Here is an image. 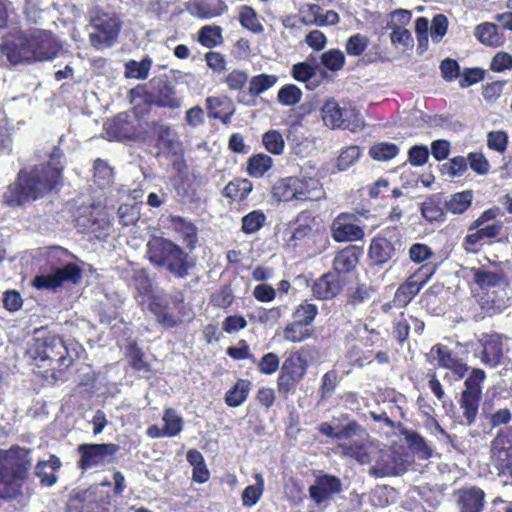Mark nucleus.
<instances>
[{
	"label": "nucleus",
	"instance_id": "nucleus-1",
	"mask_svg": "<svg viewBox=\"0 0 512 512\" xmlns=\"http://www.w3.org/2000/svg\"><path fill=\"white\" fill-rule=\"evenodd\" d=\"M63 167L51 162L21 169L2 195L8 207L16 208L42 199L62 186Z\"/></svg>",
	"mask_w": 512,
	"mask_h": 512
},
{
	"label": "nucleus",
	"instance_id": "nucleus-2",
	"mask_svg": "<svg viewBox=\"0 0 512 512\" xmlns=\"http://www.w3.org/2000/svg\"><path fill=\"white\" fill-rule=\"evenodd\" d=\"M26 355L34 366L44 369L45 379L54 381L62 379L74 363L63 337L45 327L35 329Z\"/></svg>",
	"mask_w": 512,
	"mask_h": 512
},
{
	"label": "nucleus",
	"instance_id": "nucleus-3",
	"mask_svg": "<svg viewBox=\"0 0 512 512\" xmlns=\"http://www.w3.org/2000/svg\"><path fill=\"white\" fill-rule=\"evenodd\" d=\"M144 140L147 146L155 149V157L169 159L173 168L178 171L185 166V148L180 134L172 124L162 121L150 122Z\"/></svg>",
	"mask_w": 512,
	"mask_h": 512
},
{
	"label": "nucleus",
	"instance_id": "nucleus-4",
	"mask_svg": "<svg viewBox=\"0 0 512 512\" xmlns=\"http://www.w3.org/2000/svg\"><path fill=\"white\" fill-rule=\"evenodd\" d=\"M147 258L156 267L165 268L177 278H185L194 267L186 253L178 244L164 237H153L147 243Z\"/></svg>",
	"mask_w": 512,
	"mask_h": 512
},
{
	"label": "nucleus",
	"instance_id": "nucleus-5",
	"mask_svg": "<svg viewBox=\"0 0 512 512\" xmlns=\"http://www.w3.org/2000/svg\"><path fill=\"white\" fill-rule=\"evenodd\" d=\"M147 258L156 267L165 268L177 278H185L194 267L186 253L178 244L164 237H153L147 243Z\"/></svg>",
	"mask_w": 512,
	"mask_h": 512
},
{
	"label": "nucleus",
	"instance_id": "nucleus-6",
	"mask_svg": "<svg viewBox=\"0 0 512 512\" xmlns=\"http://www.w3.org/2000/svg\"><path fill=\"white\" fill-rule=\"evenodd\" d=\"M147 258L156 267L165 268L177 278H185L194 267L186 253L178 244L164 237H153L147 243Z\"/></svg>",
	"mask_w": 512,
	"mask_h": 512
},
{
	"label": "nucleus",
	"instance_id": "nucleus-7",
	"mask_svg": "<svg viewBox=\"0 0 512 512\" xmlns=\"http://www.w3.org/2000/svg\"><path fill=\"white\" fill-rule=\"evenodd\" d=\"M19 46V56L11 53L9 46H6L10 64H19L21 61H51L60 52L52 34L40 30L35 31L28 39H20Z\"/></svg>",
	"mask_w": 512,
	"mask_h": 512
},
{
	"label": "nucleus",
	"instance_id": "nucleus-8",
	"mask_svg": "<svg viewBox=\"0 0 512 512\" xmlns=\"http://www.w3.org/2000/svg\"><path fill=\"white\" fill-rule=\"evenodd\" d=\"M307 352V347L289 352L280 367L277 390L284 399L296 391L307 374L309 367Z\"/></svg>",
	"mask_w": 512,
	"mask_h": 512
},
{
	"label": "nucleus",
	"instance_id": "nucleus-9",
	"mask_svg": "<svg viewBox=\"0 0 512 512\" xmlns=\"http://www.w3.org/2000/svg\"><path fill=\"white\" fill-rule=\"evenodd\" d=\"M272 194L278 201H315L323 197L324 191L315 178L286 177L273 185Z\"/></svg>",
	"mask_w": 512,
	"mask_h": 512
},
{
	"label": "nucleus",
	"instance_id": "nucleus-10",
	"mask_svg": "<svg viewBox=\"0 0 512 512\" xmlns=\"http://www.w3.org/2000/svg\"><path fill=\"white\" fill-rule=\"evenodd\" d=\"M321 117L324 125L333 130L344 129L356 132L365 125L360 112L351 103L340 106L334 98L324 102Z\"/></svg>",
	"mask_w": 512,
	"mask_h": 512
},
{
	"label": "nucleus",
	"instance_id": "nucleus-11",
	"mask_svg": "<svg viewBox=\"0 0 512 512\" xmlns=\"http://www.w3.org/2000/svg\"><path fill=\"white\" fill-rule=\"evenodd\" d=\"M371 212L365 208H355L351 212H340L330 225L331 237L337 243L361 241L365 237L361 219H369Z\"/></svg>",
	"mask_w": 512,
	"mask_h": 512
},
{
	"label": "nucleus",
	"instance_id": "nucleus-12",
	"mask_svg": "<svg viewBox=\"0 0 512 512\" xmlns=\"http://www.w3.org/2000/svg\"><path fill=\"white\" fill-rule=\"evenodd\" d=\"M120 447L115 443H82L77 447L79 460L77 468L88 471L92 468H104L114 464Z\"/></svg>",
	"mask_w": 512,
	"mask_h": 512
},
{
	"label": "nucleus",
	"instance_id": "nucleus-13",
	"mask_svg": "<svg viewBox=\"0 0 512 512\" xmlns=\"http://www.w3.org/2000/svg\"><path fill=\"white\" fill-rule=\"evenodd\" d=\"M486 379L484 370L473 368L464 382V389L461 392L459 405L468 426L476 422L479 405L482 398V385Z\"/></svg>",
	"mask_w": 512,
	"mask_h": 512
},
{
	"label": "nucleus",
	"instance_id": "nucleus-14",
	"mask_svg": "<svg viewBox=\"0 0 512 512\" xmlns=\"http://www.w3.org/2000/svg\"><path fill=\"white\" fill-rule=\"evenodd\" d=\"M436 269L435 264L422 265L398 286L393 299L389 301L388 305H394L398 309L406 307L432 277Z\"/></svg>",
	"mask_w": 512,
	"mask_h": 512
},
{
	"label": "nucleus",
	"instance_id": "nucleus-15",
	"mask_svg": "<svg viewBox=\"0 0 512 512\" xmlns=\"http://www.w3.org/2000/svg\"><path fill=\"white\" fill-rule=\"evenodd\" d=\"M342 492V481L339 477L322 473L315 477L313 484L308 488V496L317 508L327 507L334 496Z\"/></svg>",
	"mask_w": 512,
	"mask_h": 512
},
{
	"label": "nucleus",
	"instance_id": "nucleus-16",
	"mask_svg": "<svg viewBox=\"0 0 512 512\" xmlns=\"http://www.w3.org/2000/svg\"><path fill=\"white\" fill-rule=\"evenodd\" d=\"M119 30L120 24L116 17L109 14L97 15L91 22L90 42L97 49L109 47L116 40Z\"/></svg>",
	"mask_w": 512,
	"mask_h": 512
},
{
	"label": "nucleus",
	"instance_id": "nucleus-17",
	"mask_svg": "<svg viewBox=\"0 0 512 512\" xmlns=\"http://www.w3.org/2000/svg\"><path fill=\"white\" fill-rule=\"evenodd\" d=\"M82 271L75 263H68L62 268H57L53 273L36 275L32 281V286L38 290H54L65 282L76 284L80 281Z\"/></svg>",
	"mask_w": 512,
	"mask_h": 512
},
{
	"label": "nucleus",
	"instance_id": "nucleus-18",
	"mask_svg": "<svg viewBox=\"0 0 512 512\" xmlns=\"http://www.w3.org/2000/svg\"><path fill=\"white\" fill-rule=\"evenodd\" d=\"M401 247L402 243L399 239L387 238L384 234L374 236L368 248L370 263L379 267L388 264L396 258Z\"/></svg>",
	"mask_w": 512,
	"mask_h": 512
},
{
	"label": "nucleus",
	"instance_id": "nucleus-19",
	"mask_svg": "<svg viewBox=\"0 0 512 512\" xmlns=\"http://www.w3.org/2000/svg\"><path fill=\"white\" fill-rule=\"evenodd\" d=\"M491 458L500 472L512 468V427L498 431L491 442Z\"/></svg>",
	"mask_w": 512,
	"mask_h": 512
},
{
	"label": "nucleus",
	"instance_id": "nucleus-20",
	"mask_svg": "<svg viewBox=\"0 0 512 512\" xmlns=\"http://www.w3.org/2000/svg\"><path fill=\"white\" fill-rule=\"evenodd\" d=\"M503 228V224L500 221L480 226V228L468 231V234L464 237L462 247L467 253H478L483 244H491L493 240L499 236Z\"/></svg>",
	"mask_w": 512,
	"mask_h": 512
},
{
	"label": "nucleus",
	"instance_id": "nucleus-21",
	"mask_svg": "<svg viewBox=\"0 0 512 512\" xmlns=\"http://www.w3.org/2000/svg\"><path fill=\"white\" fill-rule=\"evenodd\" d=\"M109 139L117 141L136 140L139 134L135 121L127 112H121L104 124Z\"/></svg>",
	"mask_w": 512,
	"mask_h": 512
},
{
	"label": "nucleus",
	"instance_id": "nucleus-22",
	"mask_svg": "<svg viewBox=\"0 0 512 512\" xmlns=\"http://www.w3.org/2000/svg\"><path fill=\"white\" fill-rule=\"evenodd\" d=\"M427 359L431 363L437 360L440 367L451 370L459 378H463L469 369L447 346L440 343L432 346L427 354Z\"/></svg>",
	"mask_w": 512,
	"mask_h": 512
},
{
	"label": "nucleus",
	"instance_id": "nucleus-23",
	"mask_svg": "<svg viewBox=\"0 0 512 512\" xmlns=\"http://www.w3.org/2000/svg\"><path fill=\"white\" fill-rule=\"evenodd\" d=\"M469 274L481 291H489L492 288L506 289L510 285L509 277L502 269L491 271L483 267H471Z\"/></svg>",
	"mask_w": 512,
	"mask_h": 512
},
{
	"label": "nucleus",
	"instance_id": "nucleus-24",
	"mask_svg": "<svg viewBox=\"0 0 512 512\" xmlns=\"http://www.w3.org/2000/svg\"><path fill=\"white\" fill-rule=\"evenodd\" d=\"M343 289V279L334 271L324 273L311 286L313 296L318 300L335 298Z\"/></svg>",
	"mask_w": 512,
	"mask_h": 512
},
{
	"label": "nucleus",
	"instance_id": "nucleus-25",
	"mask_svg": "<svg viewBox=\"0 0 512 512\" xmlns=\"http://www.w3.org/2000/svg\"><path fill=\"white\" fill-rule=\"evenodd\" d=\"M323 66H292V76L295 80L305 83L309 90L318 87L326 78L327 72ZM330 71H338L343 66H324Z\"/></svg>",
	"mask_w": 512,
	"mask_h": 512
},
{
	"label": "nucleus",
	"instance_id": "nucleus-26",
	"mask_svg": "<svg viewBox=\"0 0 512 512\" xmlns=\"http://www.w3.org/2000/svg\"><path fill=\"white\" fill-rule=\"evenodd\" d=\"M363 255V248L357 245H348L336 252L332 267L338 275H346L356 269L360 258Z\"/></svg>",
	"mask_w": 512,
	"mask_h": 512
},
{
	"label": "nucleus",
	"instance_id": "nucleus-27",
	"mask_svg": "<svg viewBox=\"0 0 512 512\" xmlns=\"http://www.w3.org/2000/svg\"><path fill=\"white\" fill-rule=\"evenodd\" d=\"M150 103L160 108L178 109L182 105V99L175 88L168 81H158L153 87Z\"/></svg>",
	"mask_w": 512,
	"mask_h": 512
},
{
	"label": "nucleus",
	"instance_id": "nucleus-28",
	"mask_svg": "<svg viewBox=\"0 0 512 512\" xmlns=\"http://www.w3.org/2000/svg\"><path fill=\"white\" fill-rule=\"evenodd\" d=\"M460 512H482L485 504L484 491L476 486L460 488L455 492Z\"/></svg>",
	"mask_w": 512,
	"mask_h": 512
},
{
	"label": "nucleus",
	"instance_id": "nucleus-29",
	"mask_svg": "<svg viewBox=\"0 0 512 512\" xmlns=\"http://www.w3.org/2000/svg\"><path fill=\"white\" fill-rule=\"evenodd\" d=\"M147 308L155 316L158 324L166 328H174L181 323V319L170 311L169 303L162 296L152 295L147 299Z\"/></svg>",
	"mask_w": 512,
	"mask_h": 512
},
{
	"label": "nucleus",
	"instance_id": "nucleus-30",
	"mask_svg": "<svg viewBox=\"0 0 512 512\" xmlns=\"http://www.w3.org/2000/svg\"><path fill=\"white\" fill-rule=\"evenodd\" d=\"M100 508L96 495L87 489H74L66 504V512H101Z\"/></svg>",
	"mask_w": 512,
	"mask_h": 512
},
{
	"label": "nucleus",
	"instance_id": "nucleus-31",
	"mask_svg": "<svg viewBox=\"0 0 512 512\" xmlns=\"http://www.w3.org/2000/svg\"><path fill=\"white\" fill-rule=\"evenodd\" d=\"M62 462L55 454H50L48 460H39L34 466V474L39 479L42 487H52L58 481L57 472L61 469Z\"/></svg>",
	"mask_w": 512,
	"mask_h": 512
},
{
	"label": "nucleus",
	"instance_id": "nucleus-32",
	"mask_svg": "<svg viewBox=\"0 0 512 512\" xmlns=\"http://www.w3.org/2000/svg\"><path fill=\"white\" fill-rule=\"evenodd\" d=\"M206 107L210 118L219 119L224 124L230 123L235 112L232 100L225 95L207 97Z\"/></svg>",
	"mask_w": 512,
	"mask_h": 512
},
{
	"label": "nucleus",
	"instance_id": "nucleus-33",
	"mask_svg": "<svg viewBox=\"0 0 512 512\" xmlns=\"http://www.w3.org/2000/svg\"><path fill=\"white\" fill-rule=\"evenodd\" d=\"M131 284L136 290L135 299L140 306H144L147 303V299L154 295L153 282L147 269L133 270Z\"/></svg>",
	"mask_w": 512,
	"mask_h": 512
},
{
	"label": "nucleus",
	"instance_id": "nucleus-34",
	"mask_svg": "<svg viewBox=\"0 0 512 512\" xmlns=\"http://www.w3.org/2000/svg\"><path fill=\"white\" fill-rule=\"evenodd\" d=\"M188 9L194 17L212 19L222 15L227 6L223 0H193Z\"/></svg>",
	"mask_w": 512,
	"mask_h": 512
},
{
	"label": "nucleus",
	"instance_id": "nucleus-35",
	"mask_svg": "<svg viewBox=\"0 0 512 512\" xmlns=\"http://www.w3.org/2000/svg\"><path fill=\"white\" fill-rule=\"evenodd\" d=\"M317 431L327 438L334 440H349L362 430L361 425L356 420H350L341 429L336 430L331 423L321 422L317 426Z\"/></svg>",
	"mask_w": 512,
	"mask_h": 512
},
{
	"label": "nucleus",
	"instance_id": "nucleus-36",
	"mask_svg": "<svg viewBox=\"0 0 512 512\" xmlns=\"http://www.w3.org/2000/svg\"><path fill=\"white\" fill-rule=\"evenodd\" d=\"M170 222L186 247L191 251L194 250L198 242L197 227L181 216H172Z\"/></svg>",
	"mask_w": 512,
	"mask_h": 512
},
{
	"label": "nucleus",
	"instance_id": "nucleus-37",
	"mask_svg": "<svg viewBox=\"0 0 512 512\" xmlns=\"http://www.w3.org/2000/svg\"><path fill=\"white\" fill-rule=\"evenodd\" d=\"M420 212L422 217L431 223H442L446 220V212L440 194L432 195L422 202Z\"/></svg>",
	"mask_w": 512,
	"mask_h": 512
},
{
	"label": "nucleus",
	"instance_id": "nucleus-38",
	"mask_svg": "<svg viewBox=\"0 0 512 512\" xmlns=\"http://www.w3.org/2000/svg\"><path fill=\"white\" fill-rule=\"evenodd\" d=\"M369 333L371 337H369L365 343L353 345L348 351V359L350 362L358 367H363L366 364H370L373 361V351L372 350H363V346H372L373 337H378L379 333L375 330H370Z\"/></svg>",
	"mask_w": 512,
	"mask_h": 512
},
{
	"label": "nucleus",
	"instance_id": "nucleus-39",
	"mask_svg": "<svg viewBox=\"0 0 512 512\" xmlns=\"http://www.w3.org/2000/svg\"><path fill=\"white\" fill-rule=\"evenodd\" d=\"M295 225L296 227L294 228L290 242H296L309 237L316 225V218L311 211L304 210L297 215Z\"/></svg>",
	"mask_w": 512,
	"mask_h": 512
},
{
	"label": "nucleus",
	"instance_id": "nucleus-40",
	"mask_svg": "<svg viewBox=\"0 0 512 512\" xmlns=\"http://www.w3.org/2000/svg\"><path fill=\"white\" fill-rule=\"evenodd\" d=\"M253 190V183L244 178H235L227 183L222 194L232 201H243Z\"/></svg>",
	"mask_w": 512,
	"mask_h": 512
},
{
	"label": "nucleus",
	"instance_id": "nucleus-41",
	"mask_svg": "<svg viewBox=\"0 0 512 512\" xmlns=\"http://www.w3.org/2000/svg\"><path fill=\"white\" fill-rule=\"evenodd\" d=\"M472 201V190H465L452 194L448 200L443 202V206L446 211L455 215H461L470 208Z\"/></svg>",
	"mask_w": 512,
	"mask_h": 512
},
{
	"label": "nucleus",
	"instance_id": "nucleus-42",
	"mask_svg": "<svg viewBox=\"0 0 512 512\" xmlns=\"http://www.w3.org/2000/svg\"><path fill=\"white\" fill-rule=\"evenodd\" d=\"M314 333L313 326L291 320L283 328V338L292 343H300L312 337Z\"/></svg>",
	"mask_w": 512,
	"mask_h": 512
},
{
	"label": "nucleus",
	"instance_id": "nucleus-43",
	"mask_svg": "<svg viewBox=\"0 0 512 512\" xmlns=\"http://www.w3.org/2000/svg\"><path fill=\"white\" fill-rule=\"evenodd\" d=\"M400 152L397 144L388 141L373 143L368 151L371 159L378 162H387L394 159Z\"/></svg>",
	"mask_w": 512,
	"mask_h": 512
},
{
	"label": "nucleus",
	"instance_id": "nucleus-44",
	"mask_svg": "<svg viewBox=\"0 0 512 512\" xmlns=\"http://www.w3.org/2000/svg\"><path fill=\"white\" fill-rule=\"evenodd\" d=\"M503 358V344L497 338H490L483 344L482 362L490 367H497Z\"/></svg>",
	"mask_w": 512,
	"mask_h": 512
},
{
	"label": "nucleus",
	"instance_id": "nucleus-45",
	"mask_svg": "<svg viewBox=\"0 0 512 512\" xmlns=\"http://www.w3.org/2000/svg\"><path fill=\"white\" fill-rule=\"evenodd\" d=\"M125 355L133 370L138 372H149L151 370V366L145 360V354L137 342L133 341L128 344Z\"/></svg>",
	"mask_w": 512,
	"mask_h": 512
},
{
	"label": "nucleus",
	"instance_id": "nucleus-46",
	"mask_svg": "<svg viewBox=\"0 0 512 512\" xmlns=\"http://www.w3.org/2000/svg\"><path fill=\"white\" fill-rule=\"evenodd\" d=\"M475 36L480 42L489 46H498L503 42V35L493 23H483L476 27Z\"/></svg>",
	"mask_w": 512,
	"mask_h": 512
},
{
	"label": "nucleus",
	"instance_id": "nucleus-47",
	"mask_svg": "<svg viewBox=\"0 0 512 512\" xmlns=\"http://www.w3.org/2000/svg\"><path fill=\"white\" fill-rule=\"evenodd\" d=\"M318 315L317 305L308 300L297 305L292 313L291 320L313 326V322Z\"/></svg>",
	"mask_w": 512,
	"mask_h": 512
},
{
	"label": "nucleus",
	"instance_id": "nucleus-48",
	"mask_svg": "<svg viewBox=\"0 0 512 512\" xmlns=\"http://www.w3.org/2000/svg\"><path fill=\"white\" fill-rule=\"evenodd\" d=\"M343 456L356 460L360 464L370 462V454L364 443L339 444Z\"/></svg>",
	"mask_w": 512,
	"mask_h": 512
},
{
	"label": "nucleus",
	"instance_id": "nucleus-49",
	"mask_svg": "<svg viewBox=\"0 0 512 512\" xmlns=\"http://www.w3.org/2000/svg\"><path fill=\"white\" fill-rule=\"evenodd\" d=\"M249 393V383L245 380H239L236 384L227 391L225 395V402L230 407H237L242 404Z\"/></svg>",
	"mask_w": 512,
	"mask_h": 512
},
{
	"label": "nucleus",
	"instance_id": "nucleus-50",
	"mask_svg": "<svg viewBox=\"0 0 512 512\" xmlns=\"http://www.w3.org/2000/svg\"><path fill=\"white\" fill-rule=\"evenodd\" d=\"M198 39L207 48L215 47L222 42V29L219 26H204L199 31Z\"/></svg>",
	"mask_w": 512,
	"mask_h": 512
},
{
	"label": "nucleus",
	"instance_id": "nucleus-51",
	"mask_svg": "<svg viewBox=\"0 0 512 512\" xmlns=\"http://www.w3.org/2000/svg\"><path fill=\"white\" fill-rule=\"evenodd\" d=\"M162 419L167 437H175L182 431L183 419L172 408L165 409Z\"/></svg>",
	"mask_w": 512,
	"mask_h": 512
},
{
	"label": "nucleus",
	"instance_id": "nucleus-52",
	"mask_svg": "<svg viewBox=\"0 0 512 512\" xmlns=\"http://www.w3.org/2000/svg\"><path fill=\"white\" fill-rule=\"evenodd\" d=\"M468 168V160L464 156H455L441 166V172L451 178L461 177Z\"/></svg>",
	"mask_w": 512,
	"mask_h": 512
},
{
	"label": "nucleus",
	"instance_id": "nucleus-53",
	"mask_svg": "<svg viewBox=\"0 0 512 512\" xmlns=\"http://www.w3.org/2000/svg\"><path fill=\"white\" fill-rule=\"evenodd\" d=\"M302 91L294 84L282 86L277 94V99L284 106H294L300 102Z\"/></svg>",
	"mask_w": 512,
	"mask_h": 512
},
{
	"label": "nucleus",
	"instance_id": "nucleus-54",
	"mask_svg": "<svg viewBox=\"0 0 512 512\" xmlns=\"http://www.w3.org/2000/svg\"><path fill=\"white\" fill-rule=\"evenodd\" d=\"M262 143L267 151L279 155L283 152L285 142L282 134L277 130H270L262 136Z\"/></svg>",
	"mask_w": 512,
	"mask_h": 512
},
{
	"label": "nucleus",
	"instance_id": "nucleus-55",
	"mask_svg": "<svg viewBox=\"0 0 512 512\" xmlns=\"http://www.w3.org/2000/svg\"><path fill=\"white\" fill-rule=\"evenodd\" d=\"M361 156V149L357 145L344 148L337 158V166L340 170H346L352 166Z\"/></svg>",
	"mask_w": 512,
	"mask_h": 512
},
{
	"label": "nucleus",
	"instance_id": "nucleus-56",
	"mask_svg": "<svg viewBox=\"0 0 512 512\" xmlns=\"http://www.w3.org/2000/svg\"><path fill=\"white\" fill-rule=\"evenodd\" d=\"M390 36L392 43L403 51L413 47L410 31L402 26H395Z\"/></svg>",
	"mask_w": 512,
	"mask_h": 512
},
{
	"label": "nucleus",
	"instance_id": "nucleus-57",
	"mask_svg": "<svg viewBox=\"0 0 512 512\" xmlns=\"http://www.w3.org/2000/svg\"><path fill=\"white\" fill-rule=\"evenodd\" d=\"M234 301V295L229 285H223L219 290L214 292L210 297V302L218 308H228Z\"/></svg>",
	"mask_w": 512,
	"mask_h": 512
},
{
	"label": "nucleus",
	"instance_id": "nucleus-58",
	"mask_svg": "<svg viewBox=\"0 0 512 512\" xmlns=\"http://www.w3.org/2000/svg\"><path fill=\"white\" fill-rule=\"evenodd\" d=\"M468 164L473 172L486 175L490 171V163L481 152H470L467 155Z\"/></svg>",
	"mask_w": 512,
	"mask_h": 512
},
{
	"label": "nucleus",
	"instance_id": "nucleus-59",
	"mask_svg": "<svg viewBox=\"0 0 512 512\" xmlns=\"http://www.w3.org/2000/svg\"><path fill=\"white\" fill-rule=\"evenodd\" d=\"M338 385V373L332 369L327 371L321 379V385L319 387V393L321 399L328 398L336 389Z\"/></svg>",
	"mask_w": 512,
	"mask_h": 512
},
{
	"label": "nucleus",
	"instance_id": "nucleus-60",
	"mask_svg": "<svg viewBox=\"0 0 512 512\" xmlns=\"http://www.w3.org/2000/svg\"><path fill=\"white\" fill-rule=\"evenodd\" d=\"M369 39L362 34H354L346 42V52L351 56H360L368 47Z\"/></svg>",
	"mask_w": 512,
	"mask_h": 512
},
{
	"label": "nucleus",
	"instance_id": "nucleus-61",
	"mask_svg": "<svg viewBox=\"0 0 512 512\" xmlns=\"http://www.w3.org/2000/svg\"><path fill=\"white\" fill-rule=\"evenodd\" d=\"M371 289L366 284H357L347 294V303L358 306L370 298Z\"/></svg>",
	"mask_w": 512,
	"mask_h": 512
},
{
	"label": "nucleus",
	"instance_id": "nucleus-62",
	"mask_svg": "<svg viewBox=\"0 0 512 512\" xmlns=\"http://www.w3.org/2000/svg\"><path fill=\"white\" fill-rule=\"evenodd\" d=\"M508 135L506 132L498 130L491 131L487 135V146L489 149L503 153L507 149Z\"/></svg>",
	"mask_w": 512,
	"mask_h": 512
},
{
	"label": "nucleus",
	"instance_id": "nucleus-63",
	"mask_svg": "<svg viewBox=\"0 0 512 512\" xmlns=\"http://www.w3.org/2000/svg\"><path fill=\"white\" fill-rule=\"evenodd\" d=\"M429 149L425 145H414L408 150V161L412 166L420 167L427 163Z\"/></svg>",
	"mask_w": 512,
	"mask_h": 512
},
{
	"label": "nucleus",
	"instance_id": "nucleus-64",
	"mask_svg": "<svg viewBox=\"0 0 512 512\" xmlns=\"http://www.w3.org/2000/svg\"><path fill=\"white\" fill-rule=\"evenodd\" d=\"M433 256L431 248L423 243H415L409 249V257L415 263H422Z\"/></svg>",
	"mask_w": 512,
	"mask_h": 512
}]
</instances>
